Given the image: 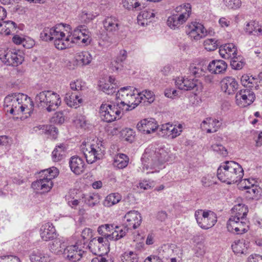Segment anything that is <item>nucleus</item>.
<instances>
[{
    "label": "nucleus",
    "mask_w": 262,
    "mask_h": 262,
    "mask_svg": "<svg viewBox=\"0 0 262 262\" xmlns=\"http://www.w3.org/2000/svg\"><path fill=\"white\" fill-rule=\"evenodd\" d=\"M244 176L242 166L233 161H226L217 170L218 179L224 183L231 184L239 182Z\"/></svg>",
    "instance_id": "nucleus-1"
},
{
    "label": "nucleus",
    "mask_w": 262,
    "mask_h": 262,
    "mask_svg": "<svg viewBox=\"0 0 262 262\" xmlns=\"http://www.w3.org/2000/svg\"><path fill=\"white\" fill-rule=\"evenodd\" d=\"M256 78L252 76L244 75L241 77V82L245 87H248L250 89H243L238 92L235 96L237 104L241 107H246L252 104L255 99V95L252 91V88H256Z\"/></svg>",
    "instance_id": "nucleus-2"
},
{
    "label": "nucleus",
    "mask_w": 262,
    "mask_h": 262,
    "mask_svg": "<svg viewBox=\"0 0 262 262\" xmlns=\"http://www.w3.org/2000/svg\"><path fill=\"white\" fill-rule=\"evenodd\" d=\"M28 101L31 106H33V102L30 97L22 93L9 95L5 98L4 102V108H7L6 111L13 115L23 113L27 105L25 103Z\"/></svg>",
    "instance_id": "nucleus-3"
},
{
    "label": "nucleus",
    "mask_w": 262,
    "mask_h": 262,
    "mask_svg": "<svg viewBox=\"0 0 262 262\" xmlns=\"http://www.w3.org/2000/svg\"><path fill=\"white\" fill-rule=\"evenodd\" d=\"M36 105L48 112L55 111L61 100L58 94L51 91H43L37 94L35 98Z\"/></svg>",
    "instance_id": "nucleus-4"
},
{
    "label": "nucleus",
    "mask_w": 262,
    "mask_h": 262,
    "mask_svg": "<svg viewBox=\"0 0 262 262\" xmlns=\"http://www.w3.org/2000/svg\"><path fill=\"white\" fill-rule=\"evenodd\" d=\"M39 174L40 178L32 183V187L37 190L41 191V193L49 191L53 186L52 180L58 174V169L55 167L41 170Z\"/></svg>",
    "instance_id": "nucleus-5"
},
{
    "label": "nucleus",
    "mask_w": 262,
    "mask_h": 262,
    "mask_svg": "<svg viewBox=\"0 0 262 262\" xmlns=\"http://www.w3.org/2000/svg\"><path fill=\"white\" fill-rule=\"evenodd\" d=\"M82 147L81 150L88 163L92 164L102 157L104 147L102 142L98 139Z\"/></svg>",
    "instance_id": "nucleus-6"
},
{
    "label": "nucleus",
    "mask_w": 262,
    "mask_h": 262,
    "mask_svg": "<svg viewBox=\"0 0 262 262\" xmlns=\"http://www.w3.org/2000/svg\"><path fill=\"white\" fill-rule=\"evenodd\" d=\"M120 104L116 101L112 104H102L100 107V114L101 119L106 122H111L121 118V115L125 112L119 108Z\"/></svg>",
    "instance_id": "nucleus-7"
},
{
    "label": "nucleus",
    "mask_w": 262,
    "mask_h": 262,
    "mask_svg": "<svg viewBox=\"0 0 262 262\" xmlns=\"http://www.w3.org/2000/svg\"><path fill=\"white\" fill-rule=\"evenodd\" d=\"M177 12L181 11L180 14H173L169 16L167 20V25L172 29L179 28L181 25L184 23L190 16L191 7L190 4L184 5L183 8L181 6L176 8Z\"/></svg>",
    "instance_id": "nucleus-8"
},
{
    "label": "nucleus",
    "mask_w": 262,
    "mask_h": 262,
    "mask_svg": "<svg viewBox=\"0 0 262 262\" xmlns=\"http://www.w3.org/2000/svg\"><path fill=\"white\" fill-rule=\"evenodd\" d=\"M194 215L198 224L204 229L212 227L217 222L216 214L210 210H199L195 211Z\"/></svg>",
    "instance_id": "nucleus-9"
},
{
    "label": "nucleus",
    "mask_w": 262,
    "mask_h": 262,
    "mask_svg": "<svg viewBox=\"0 0 262 262\" xmlns=\"http://www.w3.org/2000/svg\"><path fill=\"white\" fill-rule=\"evenodd\" d=\"M24 59L22 53L19 50H0V59L8 65L17 66L23 62Z\"/></svg>",
    "instance_id": "nucleus-10"
},
{
    "label": "nucleus",
    "mask_w": 262,
    "mask_h": 262,
    "mask_svg": "<svg viewBox=\"0 0 262 262\" xmlns=\"http://www.w3.org/2000/svg\"><path fill=\"white\" fill-rule=\"evenodd\" d=\"M141 94L139 91L134 89L125 99H123L119 108H122L124 112L132 110L139 105L141 100H143Z\"/></svg>",
    "instance_id": "nucleus-11"
},
{
    "label": "nucleus",
    "mask_w": 262,
    "mask_h": 262,
    "mask_svg": "<svg viewBox=\"0 0 262 262\" xmlns=\"http://www.w3.org/2000/svg\"><path fill=\"white\" fill-rule=\"evenodd\" d=\"M175 83L178 88L182 90L201 91L203 89L202 83L195 78L178 77Z\"/></svg>",
    "instance_id": "nucleus-12"
},
{
    "label": "nucleus",
    "mask_w": 262,
    "mask_h": 262,
    "mask_svg": "<svg viewBox=\"0 0 262 262\" xmlns=\"http://www.w3.org/2000/svg\"><path fill=\"white\" fill-rule=\"evenodd\" d=\"M124 224L129 229H136L141 225L142 221L141 214L136 210L128 211L124 216Z\"/></svg>",
    "instance_id": "nucleus-13"
},
{
    "label": "nucleus",
    "mask_w": 262,
    "mask_h": 262,
    "mask_svg": "<svg viewBox=\"0 0 262 262\" xmlns=\"http://www.w3.org/2000/svg\"><path fill=\"white\" fill-rule=\"evenodd\" d=\"M227 228L228 231L233 232L235 231L237 234H241L248 231V226L246 225L245 220H237L236 219L230 218L227 223Z\"/></svg>",
    "instance_id": "nucleus-14"
},
{
    "label": "nucleus",
    "mask_w": 262,
    "mask_h": 262,
    "mask_svg": "<svg viewBox=\"0 0 262 262\" xmlns=\"http://www.w3.org/2000/svg\"><path fill=\"white\" fill-rule=\"evenodd\" d=\"M78 243L75 245H71L66 247L63 251V256L72 262L79 260L84 252L78 247Z\"/></svg>",
    "instance_id": "nucleus-15"
},
{
    "label": "nucleus",
    "mask_w": 262,
    "mask_h": 262,
    "mask_svg": "<svg viewBox=\"0 0 262 262\" xmlns=\"http://www.w3.org/2000/svg\"><path fill=\"white\" fill-rule=\"evenodd\" d=\"M143 170L149 168L154 169L158 166V160L154 150L146 149L141 158Z\"/></svg>",
    "instance_id": "nucleus-16"
},
{
    "label": "nucleus",
    "mask_w": 262,
    "mask_h": 262,
    "mask_svg": "<svg viewBox=\"0 0 262 262\" xmlns=\"http://www.w3.org/2000/svg\"><path fill=\"white\" fill-rule=\"evenodd\" d=\"M158 127L155 120L153 118L142 120L137 125V128L139 132L147 134L155 132Z\"/></svg>",
    "instance_id": "nucleus-17"
},
{
    "label": "nucleus",
    "mask_w": 262,
    "mask_h": 262,
    "mask_svg": "<svg viewBox=\"0 0 262 262\" xmlns=\"http://www.w3.org/2000/svg\"><path fill=\"white\" fill-rule=\"evenodd\" d=\"M238 83L235 78L227 77L221 81L222 90L228 95L233 94L238 88Z\"/></svg>",
    "instance_id": "nucleus-18"
},
{
    "label": "nucleus",
    "mask_w": 262,
    "mask_h": 262,
    "mask_svg": "<svg viewBox=\"0 0 262 262\" xmlns=\"http://www.w3.org/2000/svg\"><path fill=\"white\" fill-rule=\"evenodd\" d=\"M227 68V63L223 60H213L207 66V70L212 74H221Z\"/></svg>",
    "instance_id": "nucleus-19"
},
{
    "label": "nucleus",
    "mask_w": 262,
    "mask_h": 262,
    "mask_svg": "<svg viewBox=\"0 0 262 262\" xmlns=\"http://www.w3.org/2000/svg\"><path fill=\"white\" fill-rule=\"evenodd\" d=\"M69 165L71 170L76 174L82 173L85 169V164L83 160L78 156L71 158Z\"/></svg>",
    "instance_id": "nucleus-20"
},
{
    "label": "nucleus",
    "mask_w": 262,
    "mask_h": 262,
    "mask_svg": "<svg viewBox=\"0 0 262 262\" xmlns=\"http://www.w3.org/2000/svg\"><path fill=\"white\" fill-rule=\"evenodd\" d=\"M55 231V229L52 224L50 223L46 224L40 228V236L42 239L45 241L53 239L56 235Z\"/></svg>",
    "instance_id": "nucleus-21"
},
{
    "label": "nucleus",
    "mask_w": 262,
    "mask_h": 262,
    "mask_svg": "<svg viewBox=\"0 0 262 262\" xmlns=\"http://www.w3.org/2000/svg\"><path fill=\"white\" fill-rule=\"evenodd\" d=\"M190 74L195 77H200L207 70V66L203 61L191 64L189 68Z\"/></svg>",
    "instance_id": "nucleus-22"
},
{
    "label": "nucleus",
    "mask_w": 262,
    "mask_h": 262,
    "mask_svg": "<svg viewBox=\"0 0 262 262\" xmlns=\"http://www.w3.org/2000/svg\"><path fill=\"white\" fill-rule=\"evenodd\" d=\"M232 210L235 212V215L231 218L236 219L237 220H246L245 218L248 212V208L247 206L242 204L235 205Z\"/></svg>",
    "instance_id": "nucleus-23"
},
{
    "label": "nucleus",
    "mask_w": 262,
    "mask_h": 262,
    "mask_svg": "<svg viewBox=\"0 0 262 262\" xmlns=\"http://www.w3.org/2000/svg\"><path fill=\"white\" fill-rule=\"evenodd\" d=\"M103 23L105 29L109 33H114L119 30L118 20L114 17H107Z\"/></svg>",
    "instance_id": "nucleus-24"
},
{
    "label": "nucleus",
    "mask_w": 262,
    "mask_h": 262,
    "mask_svg": "<svg viewBox=\"0 0 262 262\" xmlns=\"http://www.w3.org/2000/svg\"><path fill=\"white\" fill-rule=\"evenodd\" d=\"M129 230V229L126 227L124 224L122 226H117L115 227V231L108 236L110 237V239L117 241L123 237Z\"/></svg>",
    "instance_id": "nucleus-25"
},
{
    "label": "nucleus",
    "mask_w": 262,
    "mask_h": 262,
    "mask_svg": "<svg viewBox=\"0 0 262 262\" xmlns=\"http://www.w3.org/2000/svg\"><path fill=\"white\" fill-rule=\"evenodd\" d=\"M50 250L56 254H63L62 250L66 248L64 242L59 238L53 239V241L50 244Z\"/></svg>",
    "instance_id": "nucleus-26"
},
{
    "label": "nucleus",
    "mask_w": 262,
    "mask_h": 262,
    "mask_svg": "<svg viewBox=\"0 0 262 262\" xmlns=\"http://www.w3.org/2000/svg\"><path fill=\"white\" fill-rule=\"evenodd\" d=\"M245 32L249 35L259 36L262 35V28L259 27L257 23L251 21L246 25Z\"/></svg>",
    "instance_id": "nucleus-27"
},
{
    "label": "nucleus",
    "mask_w": 262,
    "mask_h": 262,
    "mask_svg": "<svg viewBox=\"0 0 262 262\" xmlns=\"http://www.w3.org/2000/svg\"><path fill=\"white\" fill-rule=\"evenodd\" d=\"M88 247L91 251L95 255H101L104 253H106L107 247L106 245L101 244L100 243L97 244L95 242L91 240Z\"/></svg>",
    "instance_id": "nucleus-28"
},
{
    "label": "nucleus",
    "mask_w": 262,
    "mask_h": 262,
    "mask_svg": "<svg viewBox=\"0 0 262 262\" xmlns=\"http://www.w3.org/2000/svg\"><path fill=\"white\" fill-rule=\"evenodd\" d=\"M127 57V52L125 50H121L119 55L116 59L112 62V68L114 71L121 70L122 67V63L125 60Z\"/></svg>",
    "instance_id": "nucleus-29"
},
{
    "label": "nucleus",
    "mask_w": 262,
    "mask_h": 262,
    "mask_svg": "<svg viewBox=\"0 0 262 262\" xmlns=\"http://www.w3.org/2000/svg\"><path fill=\"white\" fill-rule=\"evenodd\" d=\"M247 190L246 193L249 194L247 196L252 199L258 200L260 195L261 190L259 187L257 186L252 185L251 186H246L244 187Z\"/></svg>",
    "instance_id": "nucleus-30"
},
{
    "label": "nucleus",
    "mask_w": 262,
    "mask_h": 262,
    "mask_svg": "<svg viewBox=\"0 0 262 262\" xmlns=\"http://www.w3.org/2000/svg\"><path fill=\"white\" fill-rule=\"evenodd\" d=\"M65 101L68 105L70 107L77 108L79 106V104L82 102V99L79 98L77 94L75 95L66 94Z\"/></svg>",
    "instance_id": "nucleus-31"
},
{
    "label": "nucleus",
    "mask_w": 262,
    "mask_h": 262,
    "mask_svg": "<svg viewBox=\"0 0 262 262\" xmlns=\"http://www.w3.org/2000/svg\"><path fill=\"white\" fill-rule=\"evenodd\" d=\"M132 91L133 90L130 86L120 88V90L118 91V93L116 94V99L115 101L120 105L122 101H123V99H125Z\"/></svg>",
    "instance_id": "nucleus-32"
},
{
    "label": "nucleus",
    "mask_w": 262,
    "mask_h": 262,
    "mask_svg": "<svg viewBox=\"0 0 262 262\" xmlns=\"http://www.w3.org/2000/svg\"><path fill=\"white\" fill-rule=\"evenodd\" d=\"M65 147L63 144L56 146L52 152V159L55 162L61 160L64 156Z\"/></svg>",
    "instance_id": "nucleus-33"
},
{
    "label": "nucleus",
    "mask_w": 262,
    "mask_h": 262,
    "mask_svg": "<svg viewBox=\"0 0 262 262\" xmlns=\"http://www.w3.org/2000/svg\"><path fill=\"white\" fill-rule=\"evenodd\" d=\"M236 55H235L230 58L231 59L230 65L233 69L241 70L245 65V62L242 56L239 55L237 56Z\"/></svg>",
    "instance_id": "nucleus-34"
},
{
    "label": "nucleus",
    "mask_w": 262,
    "mask_h": 262,
    "mask_svg": "<svg viewBox=\"0 0 262 262\" xmlns=\"http://www.w3.org/2000/svg\"><path fill=\"white\" fill-rule=\"evenodd\" d=\"M121 196L119 193H111L108 195L104 202L103 205L106 207H110L118 203L121 200Z\"/></svg>",
    "instance_id": "nucleus-35"
},
{
    "label": "nucleus",
    "mask_w": 262,
    "mask_h": 262,
    "mask_svg": "<svg viewBox=\"0 0 262 262\" xmlns=\"http://www.w3.org/2000/svg\"><path fill=\"white\" fill-rule=\"evenodd\" d=\"M156 154L158 165L168 161V153L163 148H160L154 151Z\"/></svg>",
    "instance_id": "nucleus-36"
},
{
    "label": "nucleus",
    "mask_w": 262,
    "mask_h": 262,
    "mask_svg": "<svg viewBox=\"0 0 262 262\" xmlns=\"http://www.w3.org/2000/svg\"><path fill=\"white\" fill-rule=\"evenodd\" d=\"M122 262H138L139 257L136 252L129 251L124 253L121 257Z\"/></svg>",
    "instance_id": "nucleus-37"
},
{
    "label": "nucleus",
    "mask_w": 262,
    "mask_h": 262,
    "mask_svg": "<svg viewBox=\"0 0 262 262\" xmlns=\"http://www.w3.org/2000/svg\"><path fill=\"white\" fill-rule=\"evenodd\" d=\"M245 248L246 247L245 241L243 239H239L234 242V244L232 245V249L234 253L237 254L245 253Z\"/></svg>",
    "instance_id": "nucleus-38"
},
{
    "label": "nucleus",
    "mask_w": 262,
    "mask_h": 262,
    "mask_svg": "<svg viewBox=\"0 0 262 262\" xmlns=\"http://www.w3.org/2000/svg\"><path fill=\"white\" fill-rule=\"evenodd\" d=\"M5 24L4 28L2 29V33L6 35H10L14 32L17 28V24L14 21L8 20L3 23Z\"/></svg>",
    "instance_id": "nucleus-39"
},
{
    "label": "nucleus",
    "mask_w": 262,
    "mask_h": 262,
    "mask_svg": "<svg viewBox=\"0 0 262 262\" xmlns=\"http://www.w3.org/2000/svg\"><path fill=\"white\" fill-rule=\"evenodd\" d=\"M34 130L35 132H37L38 130H40V134H51L52 132H54L57 134L58 130L57 128L54 126L51 125H42L37 126L34 127Z\"/></svg>",
    "instance_id": "nucleus-40"
},
{
    "label": "nucleus",
    "mask_w": 262,
    "mask_h": 262,
    "mask_svg": "<svg viewBox=\"0 0 262 262\" xmlns=\"http://www.w3.org/2000/svg\"><path fill=\"white\" fill-rule=\"evenodd\" d=\"M100 200V196L98 193L91 194L85 198V203L90 207H94L97 205Z\"/></svg>",
    "instance_id": "nucleus-41"
},
{
    "label": "nucleus",
    "mask_w": 262,
    "mask_h": 262,
    "mask_svg": "<svg viewBox=\"0 0 262 262\" xmlns=\"http://www.w3.org/2000/svg\"><path fill=\"white\" fill-rule=\"evenodd\" d=\"M92 57L89 52H82L77 56V60L80 61L83 65H87L90 63Z\"/></svg>",
    "instance_id": "nucleus-42"
},
{
    "label": "nucleus",
    "mask_w": 262,
    "mask_h": 262,
    "mask_svg": "<svg viewBox=\"0 0 262 262\" xmlns=\"http://www.w3.org/2000/svg\"><path fill=\"white\" fill-rule=\"evenodd\" d=\"M207 123L211 124V125L213 126V127L214 128L213 129L211 128H207V132L208 133L215 132L216 131V128H215V127L218 128L220 126V123L219 120H217L216 119L214 120L211 118H207L206 120H204L202 122V124L204 125V127H205L204 125L205 124H207Z\"/></svg>",
    "instance_id": "nucleus-43"
},
{
    "label": "nucleus",
    "mask_w": 262,
    "mask_h": 262,
    "mask_svg": "<svg viewBox=\"0 0 262 262\" xmlns=\"http://www.w3.org/2000/svg\"><path fill=\"white\" fill-rule=\"evenodd\" d=\"M113 228V226L112 225L105 224L99 226L97 231L99 234L110 239V237L108 236L110 235L111 234H108V232H110Z\"/></svg>",
    "instance_id": "nucleus-44"
},
{
    "label": "nucleus",
    "mask_w": 262,
    "mask_h": 262,
    "mask_svg": "<svg viewBox=\"0 0 262 262\" xmlns=\"http://www.w3.org/2000/svg\"><path fill=\"white\" fill-rule=\"evenodd\" d=\"M225 50L227 51L228 59L231 58L235 55H237V49L234 44L229 43L224 45Z\"/></svg>",
    "instance_id": "nucleus-45"
},
{
    "label": "nucleus",
    "mask_w": 262,
    "mask_h": 262,
    "mask_svg": "<svg viewBox=\"0 0 262 262\" xmlns=\"http://www.w3.org/2000/svg\"><path fill=\"white\" fill-rule=\"evenodd\" d=\"M217 41L215 39H207L205 40L204 42L205 49L208 51L215 50L219 46Z\"/></svg>",
    "instance_id": "nucleus-46"
},
{
    "label": "nucleus",
    "mask_w": 262,
    "mask_h": 262,
    "mask_svg": "<svg viewBox=\"0 0 262 262\" xmlns=\"http://www.w3.org/2000/svg\"><path fill=\"white\" fill-rule=\"evenodd\" d=\"M52 35V29L49 27H46L40 33V37L42 40H52L54 39V37Z\"/></svg>",
    "instance_id": "nucleus-47"
},
{
    "label": "nucleus",
    "mask_w": 262,
    "mask_h": 262,
    "mask_svg": "<svg viewBox=\"0 0 262 262\" xmlns=\"http://www.w3.org/2000/svg\"><path fill=\"white\" fill-rule=\"evenodd\" d=\"M191 27L193 28V29L196 30L198 34L200 35L201 37L202 38L206 36L207 35V32L203 25L198 23H194L191 24Z\"/></svg>",
    "instance_id": "nucleus-48"
},
{
    "label": "nucleus",
    "mask_w": 262,
    "mask_h": 262,
    "mask_svg": "<svg viewBox=\"0 0 262 262\" xmlns=\"http://www.w3.org/2000/svg\"><path fill=\"white\" fill-rule=\"evenodd\" d=\"M44 258L38 250L34 251L30 255V259L32 262H43Z\"/></svg>",
    "instance_id": "nucleus-49"
},
{
    "label": "nucleus",
    "mask_w": 262,
    "mask_h": 262,
    "mask_svg": "<svg viewBox=\"0 0 262 262\" xmlns=\"http://www.w3.org/2000/svg\"><path fill=\"white\" fill-rule=\"evenodd\" d=\"M64 37L56 38L54 40V45L55 47L59 50H63L69 48V45L67 41H64Z\"/></svg>",
    "instance_id": "nucleus-50"
},
{
    "label": "nucleus",
    "mask_w": 262,
    "mask_h": 262,
    "mask_svg": "<svg viewBox=\"0 0 262 262\" xmlns=\"http://www.w3.org/2000/svg\"><path fill=\"white\" fill-rule=\"evenodd\" d=\"M73 33L74 36H76L77 34H78V35L76 37V38L78 39H80L81 37L79 35V33H81V35L83 36H89V32L88 29H86L85 26H80L74 29Z\"/></svg>",
    "instance_id": "nucleus-51"
},
{
    "label": "nucleus",
    "mask_w": 262,
    "mask_h": 262,
    "mask_svg": "<svg viewBox=\"0 0 262 262\" xmlns=\"http://www.w3.org/2000/svg\"><path fill=\"white\" fill-rule=\"evenodd\" d=\"M212 149L223 156H226L228 154L227 149L220 144H215L211 146Z\"/></svg>",
    "instance_id": "nucleus-52"
},
{
    "label": "nucleus",
    "mask_w": 262,
    "mask_h": 262,
    "mask_svg": "<svg viewBox=\"0 0 262 262\" xmlns=\"http://www.w3.org/2000/svg\"><path fill=\"white\" fill-rule=\"evenodd\" d=\"M225 5L230 9L238 8L241 5L240 0H223Z\"/></svg>",
    "instance_id": "nucleus-53"
},
{
    "label": "nucleus",
    "mask_w": 262,
    "mask_h": 262,
    "mask_svg": "<svg viewBox=\"0 0 262 262\" xmlns=\"http://www.w3.org/2000/svg\"><path fill=\"white\" fill-rule=\"evenodd\" d=\"M82 81L80 80L72 81L70 83V88L73 91L79 92L83 90Z\"/></svg>",
    "instance_id": "nucleus-54"
},
{
    "label": "nucleus",
    "mask_w": 262,
    "mask_h": 262,
    "mask_svg": "<svg viewBox=\"0 0 262 262\" xmlns=\"http://www.w3.org/2000/svg\"><path fill=\"white\" fill-rule=\"evenodd\" d=\"M188 30L186 31L187 34L191 38H193L194 40H199L201 38V36L199 35L198 32H196V30L193 29V28L191 27V25L188 26Z\"/></svg>",
    "instance_id": "nucleus-55"
},
{
    "label": "nucleus",
    "mask_w": 262,
    "mask_h": 262,
    "mask_svg": "<svg viewBox=\"0 0 262 262\" xmlns=\"http://www.w3.org/2000/svg\"><path fill=\"white\" fill-rule=\"evenodd\" d=\"M102 90L108 95H112L116 92V89L112 84L105 83L102 88Z\"/></svg>",
    "instance_id": "nucleus-56"
},
{
    "label": "nucleus",
    "mask_w": 262,
    "mask_h": 262,
    "mask_svg": "<svg viewBox=\"0 0 262 262\" xmlns=\"http://www.w3.org/2000/svg\"><path fill=\"white\" fill-rule=\"evenodd\" d=\"M0 262H20V260L17 256L7 255L1 257Z\"/></svg>",
    "instance_id": "nucleus-57"
},
{
    "label": "nucleus",
    "mask_w": 262,
    "mask_h": 262,
    "mask_svg": "<svg viewBox=\"0 0 262 262\" xmlns=\"http://www.w3.org/2000/svg\"><path fill=\"white\" fill-rule=\"evenodd\" d=\"M75 123L77 126L81 128L84 127L86 124L85 117L81 115L78 116L75 120Z\"/></svg>",
    "instance_id": "nucleus-58"
},
{
    "label": "nucleus",
    "mask_w": 262,
    "mask_h": 262,
    "mask_svg": "<svg viewBox=\"0 0 262 262\" xmlns=\"http://www.w3.org/2000/svg\"><path fill=\"white\" fill-rule=\"evenodd\" d=\"M141 94V96H142V98L144 97L145 99H147L148 102H152L154 100V93L150 91L145 90L140 92Z\"/></svg>",
    "instance_id": "nucleus-59"
},
{
    "label": "nucleus",
    "mask_w": 262,
    "mask_h": 262,
    "mask_svg": "<svg viewBox=\"0 0 262 262\" xmlns=\"http://www.w3.org/2000/svg\"><path fill=\"white\" fill-rule=\"evenodd\" d=\"M126 133L124 136V138L126 141H128L129 142H132L134 139V132L132 129L130 128H126Z\"/></svg>",
    "instance_id": "nucleus-60"
},
{
    "label": "nucleus",
    "mask_w": 262,
    "mask_h": 262,
    "mask_svg": "<svg viewBox=\"0 0 262 262\" xmlns=\"http://www.w3.org/2000/svg\"><path fill=\"white\" fill-rule=\"evenodd\" d=\"M54 121L58 124H62L64 121V117L62 112H56L54 116Z\"/></svg>",
    "instance_id": "nucleus-61"
},
{
    "label": "nucleus",
    "mask_w": 262,
    "mask_h": 262,
    "mask_svg": "<svg viewBox=\"0 0 262 262\" xmlns=\"http://www.w3.org/2000/svg\"><path fill=\"white\" fill-rule=\"evenodd\" d=\"M178 128H177L175 126H173L171 128V129H170V135H171V138H174L180 135V133L182 132V125L179 124L178 126Z\"/></svg>",
    "instance_id": "nucleus-62"
},
{
    "label": "nucleus",
    "mask_w": 262,
    "mask_h": 262,
    "mask_svg": "<svg viewBox=\"0 0 262 262\" xmlns=\"http://www.w3.org/2000/svg\"><path fill=\"white\" fill-rule=\"evenodd\" d=\"M52 29V36L54 37L55 39L56 38L59 37H65V34L63 32H60V31L57 30V27L51 28Z\"/></svg>",
    "instance_id": "nucleus-63"
},
{
    "label": "nucleus",
    "mask_w": 262,
    "mask_h": 262,
    "mask_svg": "<svg viewBox=\"0 0 262 262\" xmlns=\"http://www.w3.org/2000/svg\"><path fill=\"white\" fill-rule=\"evenodd\" d=\"M136 0H122L123 7L127 9H131L133 8L134 2Z\"/></svg>",
    "instance_id": "nucleus-64"
}]
</instances>
